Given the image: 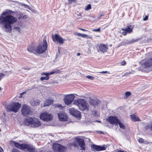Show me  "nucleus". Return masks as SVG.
<instances>
[{"mask_svg":"<svg viewBox=\"0 0 152 152\" xmlns=\"http://www.w3.org/2000/svg\"><path fill=\"white\" fill-rule=\"evenodd\" d=\"M13 12L11 10H6L0 16V23L6 32H11V24L17 21V18L11 15Z\"/></svg>","mask_w":152,"mask_h":152,"instance_id":"1","label":"nucleus"},{"mask_svg":"<svg viewBox=\"0 0 152 152\" xmlns=\"http://www.w3.org/2000/svg\"><path fill=\"white\" fill-rule=\"evenodd\" d=\"M73 104L77 106L79 109L83 111L89 110V106L87 102L83 99H78L75 100L73 102Z\"/></svg>","mask_w":152,"mask_h":152,"instance_id":"2","label":"nucleus"},{"mask_svg":"<svg viewBox=\"0 0 152 152\" xmlns=\"http://www.w3.org/2000/svg\"><path fill=\"white\" fill-rule=\"evenodd\" d=\"M48 44L45 39L43 40V42L37 45L35 49V53L39 54H41L45 53L47 49Z\"/></svg>","mask_w":152,"mask_h":152,"instance_id":"3","label":"nucleus"},{"mask_svg":"<svg viewBox=\"0 0 152 152\" xmlns=\"http://www.w3.org/2000/svg\"><path fill=\"white\" fill-rule=\"evenodd\" d=\"M10 143L12 145H14L15 147L21 150L27 149L31 152L33 150V148L29 147L28 145L25 144H20L18 143H16L13 141L10 140Z\"/></svg>","mask_w":152,"mask_h":152,"instance_id":"4","label":"nucleus"},{"mask_svg":"<svg viewBox=\"0 0 152 152\" xmlns=\"http://www.w3.org/2000/svg\"><path fill=\"white\" fill-rule=\"evenodd\" d=\"M77 144L81 148V150L85 151V144L83 139L76 137L75 138V140L73 142L72 145L75 147H77Z\"/></svg>","mask_w":152,"mask_h":152,"instance_id":"5","label":"nucleus"},{"mask_svg":"<svg viewBox=\"0 0 152 152\" xmlns=\"http://www.w3.org/2000/svg\"><path fill=\"white\" fill-rule=\"evenodd\" d=\"M21 105L18 102L13 103L10 105H8L7 108V111H13L15 113L17 112L20 108Z\"/></svg>","mask_w":152,"mask_h":152,"instance_id":"6","label":"nucleus"},{"mask_svg":"<svg viewBox=\"0 0 152 152\" xmlns=\"http://www.w3.org/2000/svg\"><path fill=\"white\" fill-rule=\"evenodd\" d=\"M40 118L43 121H48L51 120L53 118L52 115L47 112L42 113L40 116Z\"/></svg>","mask_w":152,"mask_h":152,"instance_id":"7","label":"nucleus"},{"mask_svg":"<svg viewBox=\"0 0 152 152\" xmlns=\"http://www.w3.org/2000/svg\"><path fill=\"white\" fill-rule=\"evenodd\" d=\"M69 111L71 115L77 118L78 119H80L81 118L80 112L77 110L72 108L69 109Z\"/></svg>","mask_w":152,"mask_h":152,"instance_id":"8","label":"nucleus"},{"mask_svg":"<svg viewBox=\"0 0 152 152\" xmlns=\"http://www.w3.org/2000/svg\"><path fill=\"white\" fill-rule=\"evenodd\" d=\"M53 149L55 152H64L65 148L60 144L55 143L53 144Z\"/></svg>","mask_w":152,"mask_h":152,"instance_id":"9","label":"nucleus"},{"mask_svg":"<svg viewBox=\"0 0 152 152\" xmlns=\"http://www.w3.org/2000/svg\"><path fill=\"white\" fill-rule=\"evenodd\" d=\"M52 39L53 40L56 42H57L60 44H63L64 42V40L60 36L57 34L52 35Z\"/></svg>","mask_w":152,"mask_h":152,"instance_id":"10","label":"nucleus"},{"mask_svg":"<svg viewBox=\"0 0 152 152\" xmlns=\"http://www.w3.org/2000/svg\"><path fill=\"white\" fill-rule=\"evenodd\" d=\"M21 111L22 114L24 116H26L31 113L30 107L25 104L23 106Z\"/></svg>","mask_w":152,"mask_h":152,"instance_id":"11","label":"nucleus"},{"mask_svg":"<svg viewBox=\"0 0 152 152\" xmlns=\"http://www.w3.org/2000/svg\"><path fill=\"white\" fill-rule=\"evenodd\" d=\"M107 121L112 124H117L119 120L116 116H110L107 119Z\"/></svg>","mask_w":152,"mask_h":152,"instance_id":"12","label":"nucleus"},{"mask_svg":"<svg viewBox=\"0 0 152 152\" xmlns=\"http://www.w3.org/2000/svg\"><path fill=\"white\" fill-rule=\"evenodd\" d=\"M143 67L146 68L150 67L152 66V58L148 59L142 64Z\"/></svg>","mask_w":152,"mask_h":152,"instance_id":"13","label":"nucleus"},{"mask_svg":"<svg viewBox=\"0 0 152 152\" xmlns=\"http://www.w3.org/2000/svg\"><path fill=\"white\" fill-rule=\"evenodd\" d=\"M41 124V123L38 119L34 118H33L31 124V126L34 127H37L40 126Z\"/></svg>","mask_w":152,"mask_h":152,"instance_id":"14","label":"nucleus"},{"mask_svg":"<svg viewBox=\"0 0 152 152\" xmlns=\"http://www.w3.org/2000/svg\"><path fill=\"white\" fill-rule=\"evenodd\" d=\"M61 72V71L59 69H53L50 72L48 73L42 72L41 73V75H45L46 76H49L53 74H59Z\"/></svg>","mask_w":152,"mask_h":152,"instance_id":"15","label":"nucleus"},{"mask_svg":"<svg viewBox=\"0 0 152 152\" xmlns=\"http://www.w3.org/2000/svg\"><path fill=\"white\" fill-rule=\"evenodd\" d=\"M130 26H128L126 27L125 28H122L121 30L123 31H124L122 32V34L123 35L125 36L126 35L127 33H130L132 32V29L130 28Z\"/></svg>","mask_w":152,"mask_h":152,"instance_id":"16","label":"nucleus"},{"mask_svg":"<svg viewBox=\"0 0 152 152\" xmlns=\"http://www.w3.org/2000/svg\"><path fill=\"white\" fill-rule=\"evenodd\" d=\"M75 98L73 94H67V105L70 104Z\"/></svg>","mask_w":152,"mask_h":152,"instance_id":"17","label":"nucleus"},{"mask_svg":"<svg viewBox=\"0 0 152 152\" xmlns=\"http://www.w3.org/2000/svg\"><path fill=\"white\" fill-rule=\"evenodd\" d=\"M58 115L60 121H66V115L65 113L63 112H60L58 113Z\"/></svg>","mask_w":152,"mask_h":152,"instance_id":"18","label":"nucleus"},{"mask_svg":"<svg viewBox=\"0 0 152 152\" xmlns=\"http://www.w3.org/2000/svg\"><path fill=\"white\" fill-rule=\"evenodd\" d=\"M32 120L33 118L31 117L26 118L23 121V124L26 126H28L29 125H31Z\"/></svg>","mask_w":152,"mask_h":152,"instance_id":"19","label":"nucleus"},{"mask_svg":"<svg viewBox=\"0 0 152 152\" xmlns=\"http://www.w3.org/2000/svg\"><path fill=\"white\" fill-rule=\"evenodd\" d=\"M92 148L93 149L97 151H104L105 150V148L104 146H101L94 145Z\"/></svg>","mask_w":152,"mask_h":152,"instance_id":"20","label":"nucleus"},{"mask_svg":"<svg viewBox=\"0 0 152 152\" xmlns=\"http://www.w3.org/2000/svg\"><path fill=\"white\" fill-rule=\"evenodd\" d=\"M99 49L101 52H106L107 49V47L106 45L104 44H101L99 46Z\"/></svg>","mask_w":152,"mask_h":152,"instance_id":"21","label":"nucleus"},{"mask_svg":"<svg viewBox=\"0 0 152 152\" xmlns=\"http://www.w3.org/2000/svg\"><path fill=\"white\" fill-rule=\"evenodd\" d=\"M53 99H48L45 100L44 107L48 106L53 104Z\"/></svg>","mask_w":152,"mask_h":152,"instance_id":"22","label":"nucleus"},{"mask_svg":"<svg viewBox=\"0 0 152 152\" xmlns=\"http://www.w3.org/2000/svg\"><path fill=\"white\" fill-rule=\"evenodd\" d=\"M99 102V101L92 99H90L89 103L91 105L95 106L98 104Z\"/></svg>","mask_w":152,"mask_h":152,"instance_id":"23","label":"nucleus"},{"mask_svg":"<svg viewBox=\"0 0 152 152\" xmlns=\"http://www.w3.org/2000/svg\"><path fill=\"white\" fill-rule=\"evenodd\" d=\"M35 49L34 46L33 44L29 45L27 49V50L29 52L33 53L35 52Z\"/></svg>","mask_w":152,"mask_h":152,"instance_id":"24","label":"nucleus"},{"mask_svg":"<svg viewBox=\"0 0 152 152\" xmlns=\"http://www.w3.org/2000/svg\"><path fill=\"white\" fill-rule=\"evenodd\" d=\"M131 119L132 121H140V120L139 119V118L137 117L134 115H130Z\"/></svg>","mask_w":152,"mask_h":152,"instance_id":"25","label":"nucleus"},{"mask_svg":"<svg viewBox=\"0 0 152 152\" xmlns=\"http://www.w3.org/2000/svg\"><path fill=\"white\" fill-rule=\"evenodd\" d=\"M139 40V39L137 38L136 39H132L130 41L128 42H127L125 43L124 45H127V44H131L133 43L134 42H136L138 41Z\"/></svg>","mask_w":152,"mask_h":152,"instance_id":"26","label":"nucleus"},{"mask_svg":"<svg viewBox=\"0 0 152 152\" xmlns=\"http://www.w3.org/2000/svg\"><path fill=\"white\" fill-rule=\"evenodd\" d=\"M39 100L35 101L34 100L31 102V103L32 106H37L39 104Z\"/></svg>","mask_w":152,"mask_h":152,"instance_id":"27","label":"nucleus"},{"mask_svg":"<svg viewBox=\"0 0 152 152\" xmlns=\"http://www.w3.org/2000/svg\"><path fill=\"white\" fill-rule=\"evenodd\" d=\"M92 115H93L94 117L97 118L98 117V115L97 114V111L95 110H92Z\"/></svg>","mask_w":152,"mask_h":152,"instance_id":"28","label":"nucleus"},{"mask_svg":"<svg viewBox=\"0 0 152 152\" xmlns=\"http://www.w3.org/2000/svg\"><path fill=\"white\" fill-rule=\"evenodd\" d=\"M117 124H118L119 125L121 129H125V127L124 125L123 124L121 123L120 120L119 121V122H118Z\"/></svg>","mask_w":152,"mask_h":152,"instance_id":"29","label":"nucleus"},{"mask_svg":"<svg viewBox=\"0 0 152 152\" xmlns=\"http://www.w3.org/2000/svg\"><path fill=\"white\" fill-rule=\"evenodd\" d=\"M49 76H46L45 77H42L40 78V80L42 81L43 80H48L49 79Z\"/></svg>","mask_w":152,"mask_h":152,"instance_id":"30","label":"nucleus"},{"mask_svg":"<svg viewBox=\"0 0 152 152\" xmlns=\"http://www.w3.org/2000/svg\"><path fill=\"white\" fill-rule=\"evenodd\" d=\"M14 29L15 31H16L19 33L20 32V28L19 27H15Z\"/></svg>","mask_w":152,"mask_h":152,"instance_id":"31","label":"nucleus"},{"mask_svg":"<svg viewBox=\"0 0 152 152\" xmlns=\"http://www.w3.org/2000/svg\"><path fill=\"white\" fill-rule=\"evenodd\" d=\"M131 94V93L129 91L126 92L125 93V95L126 98L129 96Z\"/></svg>","mask_w":152,"mask_h":152,"instance_id":"32","label":"nucleus"},{"mask_svg":"<svg viewBox=\"0 0 152 152\" xmlns=\"http://www.w3.org/2000/svg\"><path fill=\"white\" fill-rule=\"evenodd\" d=\"M75 14L77 15V17H78V18H80L81 17V13L80 12H79L78 11Z\"/></svg>","mask_w":152,"mask_h":152,"instance_id":"33","label":"nucleus"},{"mask_svg":"<svg viewBox=\"0 0 152 152\" xmlns=\"http://www.w3.org/2000/svg\"><path fill=\"white\" fill-rule=\"evenodd\" d=\"M86 77L89 79L93 80L94 78V77H92L91 75H87L86 76Z\"/></svg>","mask_w":152,"mask_h":152,"instance_id":"34","label":"nucleus"},{"mask_svg":"<svg viewBox=\"0 0 152 152\" xmlns=\"http://www.w3.org/2000/svg\"><path fill=\"white\" fill-rule=\"evenodd\" d=\"M91 8V5L89 4H88L86 7L85 10H90Z\"/></svg>","mask_w":152,"mask_h":152,"instance_id":"35","label":"nucleus"},{"mask_svg":"<svg viewBox=\"0 0 152 152\" xmlns=\"http://www.w3.org/2000/svg\"><path fill=\"white\" fill-rule=\"evenodd\" d=\"M138 141L140 143H142L143 142L144 140L142 138H140L138 139Z\"/></svg>","mask_w":152,"mask_h":152,"instance_id":"36","label":"nucleus"},{"mask_svg":"<svg viewBox=\"0 0 152 152\" xmlns=\"http://www.w3.org/2000/svg\"><path fill=\"white\" fill-rule=\"evenodd\" d=\"M100 28H99L98 29H93L92 30L93 31H96V32H100Z\"/></svg>","mask_w":152,"mask_h":152,"instance_id":"37","label":"nucleus"},{"mask_svg":"<svg viewBox=\"0 0 152 152\" xmlns=\"http://www.w3.org/2000/svg\"><path fill=\"white\" fill-rule=\"evenodd\" d=\"M69 1L68 3L69 4H72L75 2V0H68Z\"/></svg>","mask_w":152,"mask_h":152,"instance_id":"38","label":"nucleus"},{"mask_svg":"<svg viewBox=\"0 0 152 152\" xmlns=\"http://www.w3.org/2000/svg\"><path fill=\"white\" fill-rule=\"evenodd\" d=\"M5 76V74L3 73H0V80Z\"/></svg>","mask_w":152,"mask_h":152,"instance_id":"39","label":"nucleus"},{"mask_svg":"<svg viewBox=\"0 0 152 152\" xmlns=\"http://www.w3.org/2000/svg\"><path fill=\"white\" fill-rule=\"evenodd\" d=\"M131 74V72H127L124 74V76L128 75Z\"/></svg>","mask_w":152,"mask_h":152,"instance_id":"40","label":"nucleus"},{"mask_svg":"<svg viewBox=\"0 0 152 152\" xmlns=\"http://www.w3.org/2000/svg\"><path fill=\"white\" fill-rule=\"evenodd\" d=\"M148 15H146L144 18L143 19V20L144 21H145L148 19Z\"/></svg>","mask_w":152,"mask_h":152,"instance_id":"41","label":"nucleus"},{"mask_svg":"<svg viewBox=\"0 0 152 152\" xmlns=\"http://www.w3.org/2000/svg\"><path fill=\"white\" fill-rule=\"evenodd\" d=\"M75 34L78 37H81V34L80 33H75Z\"/></svg>","mask_w":152,"mask_h":152,"instance_id":"42","label":"nucleus"},{"mask_svg":"<svg viewBox=\"0 0 152 152\" xmlns=\"http://www.w3.org/2000/svg\"><path fill=\"white\" fill-rule=\"evenodd\" d=\"M87 36V35L86 34H81V37L85 38Z\"/></svg>","mask_w":152,"mask_h":152,"instance_id":"43","label":"nucleus"},{"mask_svg":"<svg viewBox=\"0 0 152 152\" xmlns=\"http://www.w3.org/2000/svg\"><path fill=\"white\" fill-rule=\"evenodd\" d=\"M12 152H20L18 150L15 149H13Z\"/></svg>","mask_w":152,"mask_h":152,"instance_id":"44","label":"nucleus"},{"mask_svg":"<svg viewBox=\"0 0 152 152\" xmlns=\"http://www.w3.org/2000/svg\"><path fill=\"white\" fill-rule=\"evenodd\" d=\"M57 107L58 108H61V109H63V107H62L61 105L58 104L57 105Z\"/></svg>","mask_w":152,"mask_h":152,"instance_id":"45","label":"nucleus"},{"mask_svg":"<svg viewBox=\"0 0 152 152\" xmlns=\"http://www.w3.org/2000/svg\"><path fill=\"white\" fill-rule=\"evenodd\" d=\"M99 73H101L104 74V73H108V72L107 71H102V72H100Z\"/></svg>","mask_w":152,"mask_h":152,"instance_id":"46","label":"nucleus"},{"mask_svg":"<svg viewBox=\"0 0 152 152\" xmlns=\"http://www.w3.org/2000/svg\"><path fill=\"white\" fill-rule=\"evenodd\" d=\"M126 64V62L125 61H124L121 63V65H125Z\"/></svg>","mask_w":152,"mask_h":152,"instance_id":"47","label":"nucleus"},{"mask_svg":"<svg viewBox=\"0 0 152 152\" xmlns=\"http://www.w3.org/2000/svg\"><path fill=\"white\" fill-rule=\"evenodd\" d=\"M64 102L66 104V97H65L64 99Z\"/></svg>","mask_w":152,"mask_h":152,"instance_id":"48","label":"nucleus"},{"mask_svg":"<svg viewBox=\"0 0 152 152\" xmlns=\"http://www.w3.org/2000/svg\"><path fill=\"white\" fill-rule=\"evenodd\" d=\"M79 29L81 30H82V31H88L87 30H86L85 29H84L82 28H80Z\"/></svg>","mask_w":152,"mask_h":152,"instance_id":"49","label":"nucleus"},{"mask_svg":"<svg viewBox=\"0 0 152 152\" xmlns=\"http://www.w3.org/2000/svg\"><path fill=\"white\" fill-rule=\"evenodd\" d=\"M0 152H4L1 146H0Z\"/></svg>","mask_w":152,"mask_h":152,"instance_id":"50","label":"nucleus"},{"mask_svg":"<svg viewBox=\"0 0 152 152\" xmlns=\"http://www.w3.org/2000/svg\"><path fill=\"white\" fill-rule=\"evenodd\" d=\"M104 15L103 14H101L100 15L99 17H98L99 18H101V17Z\"/></svg>","mask_w":152,"mask_h":152,"instance_id":"51","label":"nucleus"},{"mask_svg":"<svg viewBox=\"0 0 152 152\" xmlns=\"http://www.w3.org/2000/svg\"><path fill=\"white\" fill-rule=\"evenodd\" d=\"M151 130L152 131V122L151 126Z\"/></svg>","mask_w":152,"mask_h":152,"instance_id":"52","label":"nucleus"},{"mask_svg":"<svg viewBox=\"0 0 152 152\" xmlns=\"http://www.w3.org/2000/svg\"><path fill=\"white\" fill-rule=\"evenodd\" d=\"M80 53H78L77 54V56H80Z\"/></svg>","mask_w":152,"mask_h":152,"instance_id":"53","label":"nucleus"},{"mask_svg":"<svg viewBox=\"0 0 152 152\" xmlns=\"http://www.w3.org/2000/svg\"><path fill=\"white\" fill-rule=\"evenodd\" d=\"M39 152H45V151H42V150H40V151H39Z\"/></svg>","mask_w":152,"mask_h":152,"instance_id":"54","label":"nucleus"},{"mask_svg":"<svg viewBox=\"0 0 152 152\" xmlns=\"http://www.w3.org/2000/svg\"><path fill=\"white\" fill-rule=\"evenodd\" d=\"M96 122H101V121H98L97 120H96Z\"/></svg>","mask_w":152,"mask_h":152,"instance_id":"55","label":"nucleus"},{"mask_svg":"<svg viewBox=\"0 0 152 152\" xmlns=\"http://www.w3.org/2000/svg\"><path fill=\"white\" fill-rule=\"evenodd\" d=\"M100 132V133H103V132H101V131H100V132Z\"/></svg>","mask_w":152,"mask_h":152,"instance_id":"56","label":"nucleus"},{"mask_svg":"<svg viewBox=\"0 0 152 152\" xmlns=\"http://www.w3.org/2000/svg\"><path fill=\"white\" fill-rule=\"evenodd\" d=\"M31 11L33 12H34L33 11H34V10H31Z\"/></svg>","mask_w":152,"mask_h":152,"instance_id":"57","label":"nucleus"},{"mask_svg":"<svg viewBox=\"0 0 152 152\" xmlns=\"http://www.w3.org/2000/svg\"><path fill=\"white\" fill-rule=\"evenodd\" d=\"M1 90V88H0V91Z\"/></svg>","mask_w":152,"mask_h":152,"instance_id":"58","label":"nucleus"}]
</instances>
